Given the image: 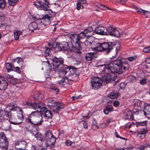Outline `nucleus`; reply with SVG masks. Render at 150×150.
I'll use <instances>...</instances> for the list:
<instances>
[{
    "instance_id": "obj_1",
    "label": "nucleus",
    "mask_w": 150,
    "mask_h": 150,
    "mask_svg": "<svg viewBox=\"0 0 150 150\" xmlns=\"http://www.w3.org/2000/svg\"><path fill=\"white\" fill-rule=\"evenodd\" d=\"M103 66L104 67V72L105 74L102 76L101 80L104 84L115 80L116 76L115 73L121 74L129 68L126 59L121 57H119L113 62L106 63Z\"/></svg>"
},
{
    "instance_id": "obj_2",
    "label": "nucleus",
    "mask_w": 150,
    "mask_h": 150,
    "mask_svg": "<svg viewBox=\"0 0 150 150\" xmlns=\"http://www.w3.org/2000/svg\"><path fill=\"white\" fill-rule=\"evenodd\" d=\"M121 46L119 42H109L102 43H98L95 49L99 51H104L107 54H109L113 50H115V54L112 56L114 58L116 57L119 51L120 50Z\"/></svg>"
},
{
    "instance_id": "obj_3",
    "label": "nucleus",
    "mask_w": 150,
    "mask_h": 150,
    "mask_svg": "<svg viewBox=\"0 0 150 150\" xmlns=\"http://www.w3.org/2000/svg\"><path fill=\"white\" fill-rule=\"evenodd\" d=\"M53 65V70L55 72L59 71L58 74L60 77H63L67 74L68 67L63 65L64 59L62 58L55 57L51 59Z\"/></svg>"
},
{
    "instance_id": "obj_4",
    "label": "nucleus",
    "mask_w": 150,
    "mask_h": 150,
    "mask_svg": "<svg viewBox=\"0 0 150 150\" xmlns=\"http://www.w3.org/2000/svg\"><path fill=\"white\" fill-rule=\"evenodd\" d=\"M70 41L73 44L74 51L77 54L82 53V48L80 45V39L86 37L84 30L79 35L71 34L70 35Z\"/></svg>"
},
{
    "instance_id": "obj_5",
    "label": "nucleus",
    "mask_w": 150,
    "mask_h": 150,
    "mask_svg": "<svg viewBox=\"0 0 150 150\" xmlns=\"http://www.w3.org/2000/svg\"><path fill=\"white\" fill-rule=\"evenodd\" d=\"M25 120L27 122L35 126H38L42 125V117L41 115L36 111L32 112Z\"/></svg>"
},
{
    "instance_id": "obj_6",
    "label": "nucleus",
    "mask_w": 150,
    "mask_h": 150,
    "mask_svg": "<svg viewBox=\"0 0 150 150\" xmlns=\"http://www.w3.org/2000/svg\"><path fill=\"white\" fill-rule=\"evenodd\" d=\"M33 98L35 102L33 103H27L26 104L31 108L38 111V109H40L42 98V95L38 91H35L34 93Z\"/></svg>"
},
{
    "instance_id": "obj_7",
    "label": "nucleus",
    "mask_w": 150,
    "mask_h": 150,
    "mask_svg": "<svg viewBox=\"0 0 150 150\" xmlns=\"http://www.w3.org/2000/svg\"><path fill=\"white\" fill-rule=\"evenodd\" d=\"M71 42V44L65 41L62 42L58 44L57 43L55 48L59 51L68 50H69L71 52H74L76 53L74 50V48L73 46V44Z\"/></svg>"
},
{
    "instance_id": "obj_8",
    "label": "nucleus",
    "mask_w": 150,
    "mask_h": 150,
    "mask_svg": "<svg viewBox=\"0 0 150 150\" xmlns=\"http://www.w3.org/2000/svg\"><path fill=\"white\" fill-rule=\"evenodd\" d=\"M44 139L46 141L47 146L52 147L54 145L57 138L54 136L51 131L49 130L45 133Z\"/></svg>"
},
{
    "instance_id": "obj_9",
    "label": "nucleus",
    "mask_w": 150,
    "mask_h": 150,
    "mask_svg": "<svg viewBox=\"0 0 150 150\" xmlns=\"http://www.w3.org/2000/svg\"><path fill=\"white\" fill-rule=\"evenodd\" d=\"M49 101L50 103H52L50 105L51 110L55 113H58L60 110L63 108L64 107L62 103L54 101L53 100H50Z\"/></svg>"
},
{
    "instance_id": "obj_10",
    "label": "nucleus",
    "mask_w": 150,
    "mask_h": 150,
    "mask_svg": "<svg viewBox=\"0 0 150 150\" xmlns=\"http://www.w3.org/2000/svg\"><path fill=\"white\" fill-rule=\"evenodd\" d=\"M91 86L93 89L97 90L103 86L101 78L98 77H94L91 80Z\"/></svg>"
},
{
    "instance_id": "obj_11",
    "label": "nucleus",
    "mask_w": 150,
    "mask_h": 150,
    "mask_svg": "<svg viewBox=\"0 0 150 150\" xmlns=\"http://www.w3.org/2000/svg\"><path fill=\"white\" fill-rule=\"evenodd\" d=\"M49 1V0H43L45 3L39 1H37L33 2V4L36 8L40 10L46 11L48 10V8H49L48 6Z\"/></svg>"
},
{
    "instance_id": "obj_12",
    "label": "nucleus",
    "mask_w": 150,
    "mask_h": 150,
    "mask_svg": "<svg viewBox=\"0 0 150 150\" xmlns=\"http://www.w3.org/2000/svg\"><path fill=\"white\" fill-rule=\"evenodd\" d=\"M52 18V17L50 16L47 14L42 15V16L39 18L36 19L38 20L37 21H40V25H42V27H43V29L45 28L47 24L50 23V20Z\"/></svg>"
},
{
    "instance_id": "obj_13",
    "label": "nucleus",
    "mask_w": 150,
    "mask_h": 150,
    "mask_svg": "<svg viewBox=\"0 0 150 150\" xmlns=\"http://www.w3.org/2000/svg\"><path fill=\"white\" fill-rule=\"evenodd\" d=\"M107 32L108 35H110L111 36L119 37L120 36V32L115 28L112 26H110L107 28L106 30Z\"/></svg>"
},
{
    "instance_id": "obj_14",
    "label": "nucleus",
    "mask_w": 150,
    "mask_h": 150,
    "mask_svg": "<svg viewBox=\"0 0 150 150\" xmlns=\"http://www.w3.org/2000/svg\"><path fill=\"white\" fill-rule=\"evenodd\" d=\"M40 112L45 118L46 119H50L51 118L52 116V113L50 110H48L46 107H41L40 109H38V111Z\"/></svg>"
},
{
    "instance_id": "obj_15",
    "label": "nucleus",
    "mask_w": 150,
    "mask_h": 150,
    "mask_svg": "<svg viewBox=\"0 0 150 150\" xmlns=\"http://www.w3.org/2000/svg\"><path fill=\"white\" fill-rule=\"evenodd\" d=\"M12 111H11V109L10 111L8 112V115L10 122L12 124L14 125H18L21 124V122L18 120L17 117H14L12 112Z\"/></svg>"
},
{
    "instance_id": "obj_16",
    "label": "nucleus",
    "mask_w": 150,
    "mask_h": 150,
    "mask_svg": "<svg viewBox=\"0 0 150 150\" xmlns=\"http://www.w3.org/2000/svg\"><path fill=\"white\" fill-rule=\"evenodd\" d=\"M11 110L13 111H17V117L18 119L19 120V121L21 123L23 119V111L19 107L16 106V107H14L11 109Z\"/></svg>"
},
{
    "instance_id": "obj_17",
    "label": "nucleus",
    "mask_w": 150,
    "mask_h": 150,
    "mask_svg": "<svg viewBox=\"0 0 150 150\" xmlns=\"http://www.w3.org/2000/svg\"><path fill=\"white\" fill-rule=\"evenodd\" d=\"M26 142L24 140L18 141L15 143V147L16 150H25Z\"/></svg>"
},
{
    "instance_id": "obj_18",
    "label": "nucleus",
    "mask_w": 150,
    "mask_h": 150,
    "mask_svg": "<svg viewBox=\"0 0 150 150\" xmlns=\"http://www.w3.org/2000/svg\"><path fill=\"white\" fill-rule=\"evenodd\" d=\"M98 56V54L97 52H88L85 54V58L87 61H91L96 59Z\"/></svg>"
},
{
    "instance_id": "obj_19",
    "label": "nucleus",
    "mask_w": 150,
    "mask_h": 150,
    "mask_svg": "<svg viewBox=\"0 0 150 150\" xmlns=\"http://www.w3.org/2000/svg\"><path fill=\"white\" fill-rule=\"evenodd\" d=\"M38 23L35 22H33L30 23L28 26L29 30L33 32L34 30H35L37 28L40 30L43 29V27H42L40 26L38 27Z\"/></svg>"
},
{
    "instance_id": "obj_20",
    "label": "nucleus",
    "mask_w": 150,
    "mask_h": 150,
    "mask_svg": "<svg viewBox=\"0 0 150 150\" xmlns=\"http://www.w3.org/2000/svg\"><path fill=\"white\" fill-rule=\"evenodd\" d=\"M68 72L67 76L68 77L76 76L75 73L76 72L77 68L71 66H68Z\"/></svg>"
},
{
    "instance_id": "obj_21",
    "label": "nucleus",
    "mask_w": 150,
    "mask_h": 150,
    "mask_svg": "<svg viewBox=\"0 0 150 150\" xmlns=\"http://www.w3.org/2000/svg\"><path fill=\"white\" fill-rule=\"evenodd\" d=\"M105 28L102 26H98L96 28L95 30V33L101 35H108L107 32L104 31Z\"/></svg>"
},
{
    "instance_id": "obj_22",
    "label": "nucleus",
    "mask_w": 150,
    "mask_h": 150,
    "mask_svg": "<svg viewBox=\"0 0 150 150\" xmlns=\"http://www.w3.org/2000/svg\"><path fill=\"white\" fill-rule=\"evenodd\" d=\"M54 45L53 44H51L50 43L48 44V45L50 47H45V50H44V53L45 56L47 58H48L50 59L49 58L47 57H50L51 56V54H50V51L52 50V49L50 47H53L55 48V47H53Z\"/></svg>"
},
{
    "instance_id": "obj_23",
    "label": "nucleus",
    "mask_w": 150,
    "mask_h": 150,
    "mask_svg": "<svg viewBox=\"0 0 150 150\" xmlns=\"http://www.w3.org/2000/svg\"><path fill=\"white\" fill-rule=\"evenodd\" d=\"M8 144V139L0 141V148L3 150H7Z\"/></svg>"
},
{
    "instance_id": "obj_24",
    "label": "nucleus",
    "mask_w": 150,
    "mask_h": 150,
    "mask_svg": "<svg viewBox=\"0 0 150 150\" xmlns=\"http://www.w3.org/2000/svg\"><path fill=\"white\" fill-rule=\"evenodd\" d=\"M125 118L126 119L130 120H134L132 112L131 110H127L124 113Z\"/></svg>"
},
{
    "instance_id": "obj_25",
    "label": "nucleus",
    "mask_w": 150,
    "mask_h": 150,
    "mask_svg": "<svg viewBox=\"0 0 150 150\" xmlns=\"http://www.w3.org/2000/svg\"><path fill=\"white\" fill-rule=\"evenodd\" d=\"M134 9L137 11V13L142 15L146 16L148 14L150 13L149 11L144 10L141 8H138L136 6H134Z\"/></svg>"
},
{
    "instance_id": "obj_26",
    "label": "nucleus",
    "mask_w": 150,
    "mask_h": 150,
    "mask_svg": "<svg viewBox=\"0 0 150 150\" xmlns=\"http://www.w3.org/2000/svg\"><path fill=\"white\" fill-rule=\"evenodd\" d=\"M144 112L145 115H147L150 118V104H148L145 107Z\"/></svg>"
},
{
    "instance_id": "obj_27",
    "label": "nucleus",
    "mask_w": 150,
    "mask_h": 150,
    "mask_svg": "<svg viewBox=\"0 0 150 150\" xmlns=\"http://www.w3.org/2000/svg\"><path fill=\"white\" fill-rule=\"evenodd\" d=\"M148 132V131L146 127L145 128H143L138 132L137 135L141 138V135H143L145 136V134Z\"/></svg>"
},
{
    "instance_id": "obj_28",
    "label": "nucleus",
    "mask_w": 150,
    "mask_h": 150,
    "mask_svg": "<svg viewBox=\"0 0 150 150\" xmlns=\"http://www.w3.org/2000/svg\"><path fill=\"white\" fill-rule=\"evenodd\" d=\"M8 86V83L7 81L5 80L0 83V90L3 91H5Z\"/></svg>"
},
{
    "instance_id": "obj_29",
    "label": "nucleus",
    "mask_w": 150,
    "mask_h": 150,
    "mask_svg": "<svg viewBox=\"0 0 150 150\" xmlns=\"http://www.w3.org/2000/svg\"><path fill=\"white\" fill-rule=\"evenodd\" d=\"M136 126L137 127H138L139 126H146L148 124L147 121H139L136 122Z\"/></svg>"
},
{
    "instance_id": "obj_30",
    "label": "nucleus",
    "mask_w": 150,
    "mask_h": 150,
    "mask_svg": "<svg viewBox=\"0 0 150 150\" xmlns=\"http://www.w3.org/2000/svg\"><path fill=\"white\" fill-rule=\"evenodd\" d=\"M84 32L87 38L92 36L94 34V32L93 30H90L88 29L85 30Z\"/></svg>"
},
{
    "instance_id": "obj_31",
    "label": "nucleus",
    "mask_w": 150,
    "mask_h": 150,
    "mask_svg": "<svg viewBox=\"0 0 150 150\" xmlns=\"http://www.w3.org/2000/svg\"><path fill=\"white\" fill-rule=\"evenodd\" d=\"M23 33L22 32L16 30L14 33V37L15 39L16 40H18L19 38V36L20 35H22Z\"/></svg>"
},
{
    "instance_id": "obj_32",
    "label": "nucleus",
    "mask_w": 150,
    "mask_h": 150,
    "mask_svg": "<svg viewBox=\"0 0 150 150\" xmlns=\"http://www.w3.org/2000/svg\"><path fill=\"white\" fill-rule=\"evenodd\" d=\"M112 109L113 108L112 106L106 107H105V108L104 109L103 111L105 114L108 115L109 112L113 110Z\"/></svg>"
},
{
    "instance_id": "obj_33",
    "label": "nucleus",
    "mask_w": 150,
    "mask_h": 150,
    "mask_svg": "<svg viewBox=\"0 0 150 150\" xmlns=\"http://www.w3.org/2000/svg\"><path fill=\"white\" fill-rule=\"evenodd\" d=\"M6 79L7 82L11 84H13L14 83V80L13 77L9 75H8Z\"/></svg>"
},
{
    "instance_id": "obj_34",
    "label": "nucleus",
    "mask_w": 150,
    "mask_h": 150,
    "mask_svg": "<svg viewBox=\"0 0 150 150\" xmlns=\"http://www.w3.org/2000/svg\"><path fill=\"white\" fill-rule=\"evenodd\" d=\"M117 96V93L114 92H110L108 95L109 98L114 99L116 98Z\"/></svg>"
},
{
    "instance_id": "obj_35",
    "label": "nucleus",
    "mask_w": 150,
    "mask_h": 150,
    "mask_svg": "<svg viewBox=\"0 0 150 150\" xmlns=\"http://www.w3.org/2000/svg\"><path fill=\"white\" fill-rule=\"evenodd\" d=\"M99 127L97 125V123L95 120H93V124L91 126V128L93 130H96L98 129Z\"/></svg>"
},
{
    "instance_id": "obj_36",
    "label": "nucleus",
    "mask_w": 150,
    "mask_h": 150,
    "mask_svg": "<svg viewBox=\"0 0 150 150\" xmlns=\"http://www.w3.org/2000/svg\"><path fill=\"white\" fill-rule=\"evenodd\" d=\"M6 4L5 0H0V8L3 9L5 8Z\"/></svg>"
},
{
    "instance_id": "obj_37",
    "label": "nucleus",
    "mask_w": 150,
    "mask_h": 150,
    "mask_svg": "<svg viewBox=\"0 0 150 150\" xmlns=\"http://www.w3.org/2000/svg\"><path fill=\"white\" fill-rule=\"evenodd\" d=\"M8 139L6 137L4 133L3 132H0V141H2L4 140Z\"/></svg>"
},
{
    "instance_id": "obj_38",
    "label": "nucleus",
    "mask_w": 150,
    "mask_h": 150,
    "mask_svg": "<svg viewBox=\"0 0 150 150\" xmlns=\"http://www.w3.org/2000/svg\"><path fill=\"white\" fill-rule=\"evenodd\" d=\"M18 0H8V2L9 6H13L18 2Z\"/></svg>"
},
{
    "instance_id": "obj_39",
    "label": "nucleus",
    "mask_w": 150,
    "mask_h": 150,
    "mask_svg": "<svg viewBox=\"0 0 150 150\" xmlns=\"http://www.w3.org/2000/svg\"><path fill=\"white\" fill-rule=\"evenodd\" d=\"M134 106L137 107H139L140 106L142 105L141 101L138 99L134 100Z\"/></svg>"
},
{
    "instance_id": "obj_40",
    "label": "nucleus",
    "mask_w": 150,
    "mask_h": 150,
    "mask_svg": "<svg viewBox=\"0 0 150 150\" xmlns=\"http://www.w3.org/2000/svg\"><path fill=\"white\" fill-rule=\"evenodd\" d=\"M150 148V145L147 143H146L142 146H141L139 147L140 150H144V149H146L148 148Z\"/></svg>"
},
{
    "instance_id": "obj_41",
    "label": "nucleus",
    "mask_w": 150,
    "mask_h": 150,
    "mask_svg": "<svg viewBox=\"0 0 150 150\" xmlns=\"http://www.w3.org/2000/svg\"><path fill=\"white\" fill-rule=\"evenodd\" d=\"M35 134V137L38 140H39L41 141L42 142L43 140V138L42 137V134L39 132H38L36 134Z\"/></svg>"
},
{
    "instance_id": "obj_42",
    "label": "nucleus",
    "mask_w": 150,
    "mask_h": 150,
    "mask_svg": "<svg viewBox=\"0 0 150 150\" xmlns=\"http://www.w3.org/2000/svg\"><path fill=\"white\" fill-rule=\"evenodd\" d=\"M129 78L130 81L133 82H135L138 80V79L136 77L132 75L129 76Z\"/></svg>"
},
{
    "instance_id": "obj_43",
    "label": "nucleus",
    "mask_w": 150,
    "mask_h": 150,
    "mask_svg": "<svg viewBox=\"0 0 150 150\" xmlns=\"http://www.w3.org/2000/svg\"><path fill=\"white\" fill-rule=\"evenodd\" d=\"M6 68L8 70L10 71L12 70V67L10 63H6Z\"/></svg>"
},
{
    "instance_id": "obj_44",
    "label": "nucleus",
    "mask_w": 150,
    "mask_h": 150,
    "mask_svg": "<svg viewBox=\"0 0 150 150\" xmlns=\"http://www.w3.org/2000/svg\"><path fill=\"white\" fill-rule=\"evenodd\" d=\"M64 77L58 83L60 85H62L63 86L65 85V77Z\"/></svg>"
},
{
    "instance_id": "obj_45",
    "label": "nucleus",
    "mask_w": 150,
    "mask_h": 150,
    "mask_svg": "<svg viewBox=\"0 0 150 150\" xmlns=\"http://www.w3.org/2000/svg\"><path fill=\"white\" fill-rule=\"evenodd\" d=\"M119 57H121L122 58H124V59H126V62H127V63L129 65V64L127 63V59L129 61H131V62L132 61H133V60H134V57H128L127 59L126 58H124L122 57H118L117 59Z\"/></svg>"
},
{
    "instance_id": "obj_46",
    "label": "nucleus",
    "mask_w": 150,
    "mask_h": 150,
    "mask_svg": "<svg viewBox=\"0 0 150 150\" xmlns=\"http://www.w3.org/2000/svg\"><path fill=\"white\" fill-rule=\"evenodd\" d=\"M50 89L55 91L56 94H57L59 91L58 89L55 86H53L50 88Z\"/></svg>"
},
{
    "instance_id": "obj_47",
    "label": "nucleus",
    "mask_w": 150,
    "mask_h": 150,
    "mask_svg": "<svg viewBox=\"0 0 150 150\" xmlns=\"http://www.w3.org/2000/svg\"><path fill=\"white\" fill-rule=\"evenodd\" d=\"M98 7L102 9L106 10L107 9H109V8L106 6L100 4H98Z\"/></svg>"
},
{
    "instance_id": "obj_48",
    "label": "nucleus",
    "mask_w": 150,
    "mask_h": 150,
    "mask_svg": "<svg viewBox=\"0 0 150 150\" xmlns=\"http://www.w3.org/2000/svg\"><path fill=\"white\" fill-rule=\"evenodd\" d=\"M147 79H143L140 80L139 83L140 84L142 85H144L146 83Z\"/></svg>"
},
{
    "instance_id": "obj_49",
    "label": "nucleus",
    "mask_w": 150,
    "mask_h": 150,
    "mask_svg": "<svg viewBox=\"0 0 150 150\" xmlns=\"http://www.w3.org/2000/svg\"><path fill=\"white\" fill-rule=\"evenodd\" d=\"M72 80L69 79L66 77H65V85L66 84H71V81Z\"/></svg>"
},
{
    "instance_id": "obj_50",
    "label": "nucleus",
    "mask_w": 150,
    "mask_h": 150,
    "mask_svg": "<svg viewBox=\"0 0 150 150\" xmlns=\"http://www.w3.org/2000/svg\"><path fill=\"white\" fill-rule=\"evenodd\" d=\"M143 51L146 53H150V47L144 48L143 49Z\"/></svg>"
},
{
    "instance_id": "obj_51",
    "label": "nucleus",
    "mask_w": 150,
    "mask_h": 150,
    "mask_svg": "<svg viewBox=\"0 0 150 150\" xmlns=\"http://www.w3.org/2000/svg\"><path fill=\"white\" fill-rule=\"evenodd\" d=\"M14 69V71L16 72H17V73H18L19 74H20L21 73V71H20V67H14V66L13 67Z\"/></svg>"
},
{
    "instance_id": "obj_52",
    "label": "nucleus",
    "mask_w": 150,
    "mask_h": 150,
    "mask_svg": "<svg viewBox=\"0 0 150 150\" xmlns=\"http://www.w3.org/2000/svg\"><path fill=\"white\" fill-rule=\"evenodd\" d=\"M110 122V120H106L105 121V127H103L102 126L103 125V124H102L101 125V127L103 128H105L108 125Z\"/></svg>"
},
{
    "instance_id": "obj_53",
    "label": "nucleus",
    "mask_w": 150,
    "mask_h": 150,
    "mask_svg": "<svg viewBox=\"0 0 150 150\" xmlns=\"http://www.w3.org/2000/svg\"><path fill=\"white\" fill-rule=\"evenodd\" d=\"M82 3L80 1H79L76 4V8L78 10H79L81 8V5Z\"/></svg>"
},
{
    "instance_id": "obj_54",
    "label": "nucleus",
    "mask_w": 150,
    "mask_h": 150,
    "mask_svg": "<svg viewBox=\"0 0 150 150\" xmlns=\"http://www.w3.org/2000/svg\"><path fill=\"white\" fill-rule=\"evenodd\" d=\"M115 137L117 138H120L122 139H123L125 140L126 139V138H123V137H120L119 136L118 133L117 132L116 130H115Z\"/></svg>"
},
{
    "instance_id": "obj_55",
    "label": "nucleus",
    "mask_w": 150,
    "mask_h": 150,
    "mask_svg": "<svg viewBox=\"0 0 150 150\" xmlns=\"http://www.w3.org/2000/svg\"><path fill=\"white\" fill-rule=\"evenodd\" d=\"M113 105L115 107H117L120 105V102L116 100L113 103Z\"/></svg>"
},
{
    "instance_id": "obj_56",
    "label": "nucleus",
    "mask_w": 150,
    "mask_h": 150,
    "mask_svg": "<svg viewBox=\"0 0 150 150\" xmlns=\"http://www.w3.org/2000/svg\"><path fill=\"white\" fill-rule=\"evenodd\" d=\"M72 143V142L70 140H67L66 141L65 144L68 146H71Z\"/></svg>"
},
{
    "instance_id": "obj_57",
    "label": "nucleus",
    "mask_w": 150,
    "mask_h": 150,
    "mask_svg": "<svg viewBox=\"0 0 150 150\" xmlns=\"http://www.w3.org/2000/svg\"><path fill=\"white\" fill-rule=\"evenodd\" d=\"M16 61L17 63L19 64V65L21 63H23V59L21 58H20L18 59H16Z\"/></svg>"
},
{
    "instance_id": "obj_58",
    "label": "nucleus",
    "mask_w": 150,
    "mask_h": 150,
    "mask_svg": "<svg viewBox=\"0 0 150 150\" xmlns=\"http://www.w3.org/2000/svg\"><path fill=\"white\" fill-rule=\"evenodd\" d=\"M84 43L85 45H91L92 43L90 42V41H89L88 40H86L85 42H84Z\"/></svg>"
},
{
    "instance_id": "obj_59",
    "label": "nucleus",
    "mask_w": 150,
    "mask_h": 150,
    "mask_svg": "<svg viewBox=\"0 0 150 150\" xmlns=\"http://www.w3.org/2000/svg\"><path fill=\"white\" fill-rule=\"evenodd\" d=\"M3 112V110L1 109H0V122H1L2 120V113Z\"/></svg>"
},
{
    "instance_id": "obj_60",
    "label": "nucleus",
    "mask_w": 150,
    "mask_h": 150,
    "mask_svg": "<svg viewBox=\"0 0 150 150\" xmlns=\"http://www.w3.org/2000/svg\"><path fill=\"white\" fill-rule=\"evenodd\" d=\"M139 109L138 108H137V107H135L134 106V107L133 109V111L134 113H136L137 112L139 111Z\"/></svg>"
},
{
    "instance_id": "obj_61",
    "label": "nucleus",
    "mask_w": 150,
    "mask_h": 150,
    "mask_svg": "<svg viewBox=\"0 0 150 150\" xmlns=\"http://www.w3.org/2000/svg\"><path fill=\"white\" fill-rule=\"evenodd\" d=\"M43 64L45 65L47 67H49V68L50 69V64L49 62H44L43 63Z\"/></svg>"
},
{
    "instance_id": "obj_62",
    "label": "nucleus",
    "mask_w": 150,
    "mask_h": 150,
    "mask_svg": "<svg viewBox=\"0 0 150 150\" xmlns=\"http://www.w3.org/2000/svg\"><path fill=\"white\" fill-rule=\"evenodd\" d=\"M5 80H6L3 76H0V83Z\"/></svg>"
},
{
    "instance_id": "obj_63",
    "label": "nucleus",
    "mask_w": 150,
    "mask_h": 150,
    "mask_svg": "<svg viewBox=\"0 0 150 150\" xmlns=\"http://www.w3.org/2000/svg\"><path fill=\"white\" fill-rule=\"evenodd\" d=\"M126 85L124 83H121L120 84V88L122 89L124 88L125 87Z\"/></svg>"
},
{
    "instance_id": "obj_64",
    "label": "nucleus",
    "mask_w": 150,
    "mask_h": 150,
    "mask_svg": "<svg viewBox=\"0 0 150 150\" xmlns=\"http://www.w3.org/2000/svg\"><path fill=\"white\" fill-rule=\"evenodd\" d=\"M145 62L147 64H150V57L146 58L145 60Z\"/></svg>"
}]
</instances>
